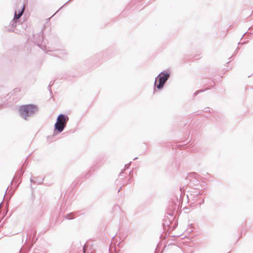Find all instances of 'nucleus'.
Instances as JSON below:
<instances>
[{"mask_svg":"<svg viewBox=\"0 0 253 253\" xmlns=\"http://www.w3.org/2000/svg\"><path fill=\"white\" fill-rule=\"evenodd\" d=\"M37 110V107L34 105H23L19 108L20 114L25 119H26V118L29 115L36 112Z\"/></svg>","mask_w":253,"mask_h":253,"instance_id":"obj_1","label":"nucleus"},{"mask_svg":"<svg viewBox=\"0 0 253 253\" xmlns=\"http://www.w3.org/2000/svg\"><path fill=\"white\" fill-rule=\"evenodd\" d=\"M68 120L69 118L67 116L63 114L59 115L57 117V122L54 126L55 130H56L58 132L62 131Z\"/></svg>","mask_w":253,"mask_h":253,"instance_id":"obj_2","label":"nucleus"},{"mask_svg":"<svg viewBox=\"0 0 253 253\" xmlns=\"http://www.w3.org/2000/svg\"><path fill=\"white\" fill-rule=\"evenodd\" d=\"M169 75L168 73H162L156 78L155 84L158 89H161L165 82L169 78Z\"/></svg>","mask_w":253,"mask_h":253,"instance_id":"obj_3","label":"nucleus"},{"mask_svg":"<svg viewBox=\"0 0 253 253\" xmlns=\"http://www.w3.org/2000/svg\"><path fill=\"white\" fill-rule=\"evenodd\" d=\"M24 10V6H23L21 11L20 12H19L18 14H17V13L15 12V15H14L15 18H16V19L19 18L22 16V15L23 13Z\"/></svg>","mask_w":253,"mask_h":253,"instance_id":"obj_4","label":"nucleus"}]
</instances>
